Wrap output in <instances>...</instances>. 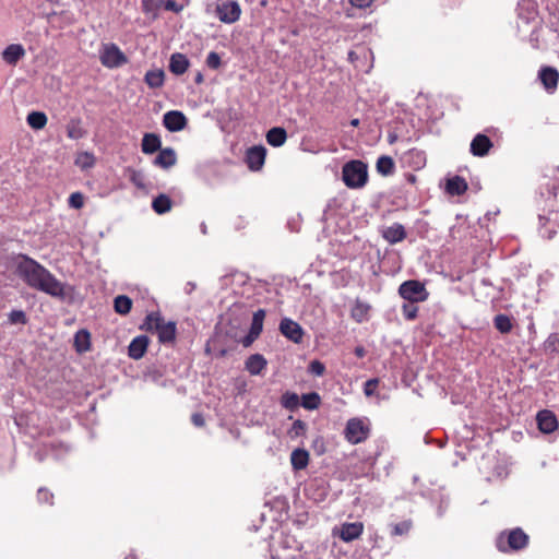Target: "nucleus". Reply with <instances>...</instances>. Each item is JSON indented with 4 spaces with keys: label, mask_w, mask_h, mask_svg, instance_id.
Returning <instances> with one entry per match:
<instances>
[{
    "label": "nucleus",
    "mask_w": 559,
    "mask_h": 559,
    "mask_svg": "<svg viewBox=\"0 0 559 559\" xmlns=\"http://www.w3.org/2000/svg\"><path fill=\"white\" fill-rule=\"evenodd\" d=\"M14 273L31 288L60 299L66 298V285L34 259L19 254L13 260Z\"/></svg>",
    "instance_id": "nucleus-1"
},
{
    "label": "nucleus",
    "mask_w": 559,
    "mask_h": 559,
    "mask_svg": "<svg viewBox=\"0 0 559 559\" xmlns=\"http://www.w3.org/2000/svg\"><path fill=\"white\" fill-rule=\"evenodd\" d=\"M342 179L349 189H360L368 181V166L359 159H353L344 164Z\"/></svg>",
    "instance_id": "nucleus-2"
},
{
    "label": "nucleus",
    "mask_w": 559,
    "mask_h": 559,
    "mask_svg": "<svg viewBox=\"0 0 559 559\" xmlns=\"http://www.w3.org/2000/svg\"><path fill=\"white\" fill-rule=\"evenodd\" d=\"M496 545L501 552L518 551L528 545V535L522 528L515 527L509 532H501L497 537Z\"/></svg>",
    "instance_id": "nucleus-3"
},
{
    "label": "nucleus",
    "mask_w": 559,
    "mask_h": 559,
    "mask_svg": "<svg viewBox=\"0 0 559 559\" xmlns=\"http://www.w3.org/2000/svg\"><path fill=\"white\" fill-rule=\"evenodd\" d=\"M400 296L409 302H423L429 297L424 283L418 280H408L403 282L399 287Z\"/></svg>",
    "instance_id": "nucleus-4"
},
{
    "label": "nucleus",
    "mask_w": 559,
    "mask_h": 559,
    "mask_svg": "<svg viewBox=\"0 0 559 559\" xmlns=\"http://www.w3.org/2000/svg\"><path fill=\"white\" fill-rule=\"evenodd\" d=\"M99 60L106 68H119L128 62L127 56L116 44H106L99 52Z\"/></svg>",
    "instance_id": "nucleus-5"
},
{
    "label": "nucleus",
    "mask_w": 559,
    "mask_h": 559,
    "mask_svg": "<svg viewBox=\"0 0 559 559\" xmlns=\"http://www.w3.org/2000/svg\"><path fill=\"white\" fill-rule=\"evenodd\" d=\"M344 437L352 444L360 443L369 437V428L361 419L352 418L346 424Z\"/></svg>",
    "instance_id": "nucleus-6"
},
{
    "label": "nucleus",
    "mask_w": 559,
    "mask_h": 559,
    "mask_svg": "<svg viewBox=\"0 0 559 559\" xmlns=\"http://www.w3.org/2000/svg\"><path fill=\"white\" fill-rule=\"evenodd\" d=\"M538 233L544 240H552L559 228V212L549 211L547 215L538 216Z\"/></svg>",
    "instance_id": "nucleus-7"
},
{
    "label": "nucleus",
    "mask_w": 559,
    "mask_h": 559,
    "mask_svg": "<svg viewBox=\"0 0 559 559\" xmlns=\"http://www.w3.org/2000/svg\"><path fill=\"white\" fill-rule=\"evenodd\" d=\"M216 14L221 22L233 24L239 20L241 9L237 1L229 0L216 7Z\"/></svg>",
    "instance_id": "nucleus-8"
},
{
    "label": "nucleus",
    "mask_w": 559,
    "mask_h": 559,
    "mask_svg": "<svg viewBox=\"0 0 559 559\" xmlns=\"http://www.w3.org/2000/svg\"><path fill=\"white\" fill-rule=\"evenodd\" d=\"M536 423L539 431L545 435L555 432L559 427L557 416L549 409L539 411L536 414Z\"/></svg>",
    "instance_id": "nucleus-9"
},
{
    "label": "nucleus",
    "mask_w": 559,
    "mask_h": 559,
    "mask_svg": "<svg viewBox=\"0 0 559 559\" xmlns=\"http://www.w3.org/2000/svg\"><path fill=\"white\" fill-rule=\"evenodd\" d=\"M280 331L281 333L287 337L289 341L298 344L302 341L304 330L299 323L289 319L283 318L280 322Z\"/></svg>",
    "instance_id": "nucleus-10"
},
{
    "label": "nucleus",
    "mask_w": 559,
    "mask_h": 559,
    "mask_svg": "<svg viewBox=\"0 0 559 559\" xmlns=\"http://www.w3.org/2000/svg\"><path fill=\"white\" fill-rule=\"evenodd\" d=\"M187 123V117L179 110H169L163 117V124L170 132L183 130Z\"/></svg>",
    "instance_id": "nucleus-11"
},
{
    "label": "nucleus",
    "mask_w": 559,
    "mask_h": 559,
    "mask_svg": "<svg viewBox=\"0 0 559 559\" xmlns=\"http://www.w3.org/2000/svg\"><path fill=\"white\" fill-rule=\"evenodd\" d=\"M266 148L262 145H254L247 150L246 163L249 169L253 171L260 170L265 162Z\"/></svg>",
    "instance_id": "nucleus-12"
},
{
    "label": "nucleus",
    "mask_w": 559,
    "mask_h": 559,
    "mask_svg": "<svg viewBox=\"0 0 559 559\" xmlns=\"http://www.w3.org/2000/svg\"><path fill=\"white\" fill-rule=\"evenodd\" d=\"M150 338L146 335H139L134 337L128 347V355L134 360L141 359L146 353Z\"/></svg>",
    "instance_id": "nucleus-13"
},
{
    "label": "nucleus",
    "mask_w": 559,
    "mask_h": 559,
    "mask_svg": "<svg viewBox=\"0 0 559 559\" xmlns=\"http://www.w3.org/2000/svg\"><path fill=\"white\" fill-rule=\"evenodd\" d=\"M153 164L163 169H169L177 164V154L173 147H162Z\"/></svg>",
    "instance_id": "nucleus-14"
},
{
    "label": "nucleus",
    "mask_w": 559,
    "mask_h": 559,
    "mask_svg": "<svg viewBox=\"0 0 559 559\" xmlns=\"http://www.w3.org/2000/svg\"><path fill=\"white\" fill-rule=\"evenodd\" d=\"M492 147L491 140L481 133H478L471 142V153L474 156L483 157L489 153Z\"/></svg>",
    "instance_id": "nucleus-15"
},
{
    "label": "nucleus",
    "mask_w": 559,
    "mask_h": 559,
    "mask_svg": "<svg viewBox=\"0 0 559 559\" xmlns=\"http://www.w3.org/2000/svg\"><path fill=\"white\" fill-rule=\"evenodd\" d=\"M538 78L548 91L556 90L559 81V72L552 67H544L539 70Z\"/></svg>",
    "instance_id": "nucleus-16"
},
{
    "label": "nucleus",
    "mask_w": 559,
    "mask_h": 559,
    "mask_svg": "<svg viewBox=\"0 0 559 559\" xmlns=\"http://www.w3.org/2000/svg\"><path fill=\"white\" fill-rule=\"evenodd\" d=\"M190 61L186 55L175 52L169 59V71L175 75H182L189 68Z\"/></svg>",
    "instance_id": "nucleus-17"
},
{
    "label": "nucleus",
    "mask_w": 559,
    "mask_h": 559,
    "mask_svg": "<svg viewBox=\"0 0 559 559\" xmlns=\"http://www.w3.org/2000/svg\"><path fill=\"white\" fill-rule=\"evenodd\" d=\"M155 332L157 333L159 343H162V344L173 343L176 338V332H177L176 322H174V321L165 322L164 321Z\"/></svg>",
    "instance_id": "nucleus-18"
},
{
    "label": "nucleus",
    "mask_w": 559,
    "mask_h": 559,
    "mask_svg": "<svg viewBox=\"0 0 559 559\" xmlns=\"http://www.w3.org/2000/svg\"><path fill=\"white\" fill-rule=\"evenodd\" d=\"M162 148V139L156 133H145L142 139L141 150L146 155H152Z\"/></svg>",
    "instance_id": "nucleus-19"
},
{
    "label": "nucleus",
    "mask_w": 559,
    "mask_h": 559,
    "mask_svg": "<svg viewBox=\"0 0 559 559\" xmlns=\"http://www.w3.org/2000/svg\"><path fill=\"white\" fill-rule=\"evenodd\" d=\"M25 56V49L20 44H11L2 51V59L11 66H15Z\"/></svg>",
    "instance_id": "nucleus-20"
},
{
    "label": "nucleus",
    "mask_w": 559,
    "mask_h": 559,
    "mask_svg": "<svg viewBox=\"0 0 559 559\" xmlns=\"http://www.w3.org/2000/svg\"><path fill=\"white\" fill-rule=\"evenodd\" d=\"M364 530V525L360 522L344 523L341 527L340 537L344 542H352L358 538Z\"/></svg>",
    "instance_id": "nucleus-21"
},
{
    "label": "nucleus",
    "mask_w": 559,
    "mask_h": 559,
    "mask_svg": "<svg viewBox=\"0 0 559 559\" xmlns=\"http://www.w3.org/2000/svg\"><path fill=\"white\" fill-rule=\"evenodd\" d=\"M265 139L269 145L281 147L287 140V132L283 127H273L266 132Z\"/></svg>",
    "instance_id": "nucleus-22"
},
{
    "label": "nucleus",
    "mask_w": 559,
    "mask_h": 559,
    "mask_svg": "<svg viewBox=\"0 0 559 559\" xmlns=\"http://www.w3.org/2000/svg\"><path fill=\"white\" fill-rule=\"evenodd\" d=\"M382 236L386 241L395 243L402 241L406 233L402 224L395 223L392 226L385 227L382 231Z\"/></svg>",
    "instance_id": "nucleus-23"
},
{
    "label": "nucleus",
    "mask_w": 559,
    "mask_h": 559,
    "mask_svg": "<svg viewBox=\"0 0 559 559\" xmlns=\"http://www.w3.org/2000/svg\"><path fill=\"white\" fill-rule=\"evenodd\" d=\"M290 464L294 471L305 469L309 464V452L302 448L295 449L290 454Z\"/></svg>",
    "instance_id": "nucleus-24"
},
{
    "label": "nucleus",
    "mask_w": 559,
    "mask_h": 559,
    "mask_svg": "<svg viewBox=\"0 0 559 559\" xmlns=\"http://www.w3.org/2000/svg\"><path fill=\"white\" fill-rule=\"evenodd\" d=\"M467 190V182L461 176H453L447 180L445 191L450 195H462Z\"/></svg>",
    "instance_id": "nucleus-25"
},
{
    "label": "nucleus",
    "mask_w": 559,
    "mask_h": 559,
    "mask_svg": "<svg viewBox=\"0 0 559 559\" xmlns=\"http://www.w3.org/2000/svg\"><path fill=\"white\" fill-rule=\"evenodd\" d=\"M266 367V359L261 354L250 355L246 360V369L252 376L261 373Z\"/></svg>",
    "instance_id": "nucleus-26"
},
{
    "label": "nucleus",
    "mask_w": 559,
    "mask_h": 559,
    "mask_svg": "<svg viewBox=\"0 0 559 559\" xmlns=\"http://www.w3.org/2000/svg\"><path fill=\"white\" fill-rule=\"evenodd\" d=\"M370 309L371 307L369 304L357 299L352 308L350 317L357 323H362L368 320Z\"/></svg>",
    "instance_id": "nucleus-27"
},
{
    "label": "nucleus",
    "mask_w": 559,
    "mask_h": 559,
    "mask_svg": "<svg viewBox=\"0 0 559 559\" xmlns=\"http://www.w3.org/2000/svg\"><path fill=\"white\" fill-rule=\"evenodd\" d=\"M165 72L162 69L148 70L144 75V82L150 88H159L164 85Z\"/></svg>",
    "instance_id": "nucleus-28"
},
{
    "label": "nucleus",
    "mask_w": 559,
    "mask_h": 559,
    "mask_svg": "<svg viewBox=\"0 0 559 559\" xmlns=\"http://www.w3.org/2000/svg\"><path fill=\"white\" fill-rule=\"evenodd\" d=\"M67 135L71 140H80L86 135V131L82 127V120L80 118H72L68 122Z\"/></svg>",
    "instance_id": "nucleus-29"
},
{
    "label": "nucleus",
    "mask_w": 559,
    "mask_h": 559,
    "mask_svg": "<svg viewBox=\"0 0 559 559\" xmlns=\"http://www.w3.org/2000/svg\"><path fill=\"white\" fill-rule=\"evenodd\" d=\"M376 169L382 176H390L395 170V163L392 157L382 155L377 160Z\"/></svg>",
    "instance_id": "nucleus-30"
},
{
    "label": "nucleus",
    "mask_w": 559,
    "mask_h": 559,
    "mask_svg": "<svg viewBox=\"0 0 559 559\" xmlns=\"http://www.w3.org/2000/svg\"><path fill=\"white\" fill-rule=\"evenodd\" d=\"M173 201L167 194L157 195L152 202V209L157 214H165L171 210Z\"/></svg>",
    "instance_id": "nucleus-31"
},
{
    "label": "nucleus",
    "mask_w": 559,
    "mask_h": 559,
    "mask_svg": "<svg viewBox=\"0 0 559 559\" xmlns=\"http://www.w3.org/2000/svg\"><path fill=\"white\" fill-rule=\"evenodd\" d=\"M132 309V299L127 295H118L114 299V310L121 316L128 314Z\"/></svg>",
    "instance_id": "nucleus-32"
},
{
    "label": "nucleus",
    "mask_w": 559,
    "mask_h": 559,
    "mask_svg": "<svg viewBox=\"0 0 559 559\" xmlns=\"http://www.w3.org/2000/svg\"><path fill=\"white\" fill-rule=\"evenodd\" d=\"M164 322V318L159 312H150L141 325L142 330L147 332H155L159 325Z\"/></svg>",
    "instance_id": "nucleus-33"
},
{
    "label": "nucleus",
    "mask_w": 559,
    "mask_h": 559,
    "mask_svg": "<svg viewBox=\"0 0 559 559\" xmlns=\"http://www.w3.org/2000/svg\"><path fill=\"white\" fill-rule=\"evenodd\" d=\"M281 405L285 409L294 412L300 406V397L295 392L286 391L281 397Z\"/></svg>",
    "instance_id": "nucleus-34"
},
{
    "label": "nucleus",
    "mask_w": 559,
    "mask_h": 559,
    "mask_svg": "<svg viewBox=\"0 0 559 559\" xmlns=\"http://www.w3.org/2000/svg\"><path fill=\"white\" fill-rule=\"evenodd\" d=\"M493 326L502 334H508L513 329V323L508 314L499 313L493 318Z\"/></svg>",
    "instance_id": "nucleus-35"
},
{
    "label": "nucleus",
    "mask_w": 559,
    "mask_h": 559,
    "mask_svg": "<svg viewBox=\"0 0 559 559\" xmlns=\"http://www.w3.org/2000/svg\"><path fill=\"white\" fill-rule=\"evenodd\" d=\"M321 404V397L317 392H309L302 394L300 405L308 411H314L319 408Z\"/></svg>",
    "instance_id": "nucleus-36"
},
{
    "label": "nucleus",
    "mask_w": 559,
    "mask_h": 559,
    "mask_svg": "<svg viewBox=\"0 0 559 559\" xmlns=\"http://www.w3.org/2000/svg\"><path fill=\"white\" fill-rule=\"evenodd\" d=\"M47 120V116L43 111H32L26 118L28 126L35 130L45 128Z\"/></svg>",
    "instance_id": "nucleus-37"
},
{
    "label": "nucleus",
    "mask_w": 559,
    "mask_h": 559,
    "mask_svg": "<svg viewBox=\"0 0 559 559\" xmlns=\"http://www.w3.org/2000/svg\"><path fill=\"white\" fill-rule=\"evenodd\" d=\"M265 318V310L264 309H258L255 312H253L252 322H251V335L252 336H259L263 330V320Z\"/></svg>",
    "instance_id": "nucleus-38"
},
{
    "label": "nucleus",
    "mask_w": 559,
    "mask_h": 559,
    "mask_svg": "<svg viewBox=\"0 0 559 559\" xmlns=\"http://www.w3.org/2000/svg\"><path fill=\"white\" fill-rule=\"evenodd\" d=\"M543 349L546 355L559 354V333H551L543 344Z\"/></svg>",
    "instance_id": "nucleus-39"
},
{
    "label": "nucleus",
    "mask_w": 559,
    "mask_h": 559,
    "mask_svg": "<svg viewBox=\"0 0 559 559\" xmlns=\"http://www.w3.org/2000/svg\"><path fill=\"white\" fill-rule=\"evenodd\" d=\"M74 345L76 352H86L90 348V333L86 330L78 331L74 336Z\"/></svg>",
    "instance_id": "nucleus-40"
},
{
    "label": "nucleus",
    "mask_w": 559,
    "mask_h": 559,
    "mask_svg": "<svg viewBox=\"0 0 559 559\" xmlns=\"http://www.w3.org/2000/svg\"><path fill=\"white\" fill-rule=\"evenodd\" d=\"M74 163L81 169H88L95 165V156L90 152H81L78 154Z\"/></svg>",
    "instance_id": "nucleus-41"
},
{
    "label": "nucleus",
    "mask_w": 559,
    "mask_h": 559,
    "mask_svg": "<svg viewBox=\"0 0 559 559\" xmlns=\"http://www.w3.org/2000/svg\"><path fill=\"white\" fill-rule=\"evenodd\" d=\"M127 173L129 174V180L138 188L145 189V176L143 171L128 167Z\"/></svg>",
    "instance_id": "nucleus-42"
},
{
    "label": "nucleus",
    "mask_w": 559,
    "mask_h": 559,
    "mask_svg": "<svg viewBox=\"0 0 559 559\" xmlns=\"http://www.w3.org/2000/svg\"><path fill=\"white\" fill-rule=\"evenodd\" d=\"M307 431V424L301 419H296L290 429L288 430V436L290 439H295L301 436H305Z\"/></svg>",
    "instance_id": "nucleus-43"
},
{
    "label": "nucleus",
    "mask_w": 559,
    "mask_h": 559,
    "mask_svg": "<svg viewBox=\"0 0 559 559\" xmlns=\"http://www.w3.org/2000/svg\"><path fill=\"white\" fill-rule=\"evenodd\" d=\"M416 302H404L402 306V314L404 319L408 321H413L418 316V307L415 306Z\"/></svg>",
    "instance_id": "nucleus-44"
},
{
    "label": "nucleus",
    "mask_w": 559,
    "mask_h": 559,
    "mask_svg": "<svg viewBox=\"0 0 559 559\" xmlns=\"http://www.w3.org/2000/svg\"><path fill=\"white\" fill-rule=\"evenodd\" d=\"M412 527L411 521H402L400 523H395L391 525V534L394 536L406 535Z\"/></svg>",
    "instance_id": "nucleus-45"
},
{
    "label": "nucleus",
    "mask_w": 559,
    "mask_h": 559,
    "mask_svg": "<svg viewBox=\"0 0 559 559\" xmlns=\"http://www.w3.org/2000/svg\"><path fill=\"white\" fill-rule=\"evenodd\" d=\"M8 320L11 324H26L27 317L23 310H12L8 314Z\"/></svg>",
    "instance_id": "nucleus-46"
},
{
    "label": "nucleus",
    "mask_w": 559,
    "mask_h": 559,
    "mask_svg": "<svg viewBox=\"0 0 559 559\" xmlns=\"http://www.w3.org/2000/svg\"><path fill=\"white\" fill-rule=\"evenodd\" d=\"M37 500L39 503H48L49 506H52L53 504V493L45 488V487H40L38 490H37Z\"/></svg>",
    "instance_id": "nucleus-47"
},
{
    "label": "nucleus",
    "mask_w": 559,
    "mask_h": 559,
    "mask_svg": "<svg viewBox=\"0 0 559 559\" xmlns=\"http://www.w3.org/2000/svg\"><path fill=\"white\" fill-rule=\"evenodd\" d=\"M205 63L210 69L217 70L222 66L221 56L215 51H211L206 57Z\"/></svg>",
    "instance_id": "nucleus-48"
},
{
    "label": "nucleus",
    "mask_w": 559,
    "mask_h": 559,
    "mask_svg": "<svg viewBox=\"0 0 559 559\" xmlns=\"http://www.w3.org/2000/svg\"><path fill=\"white\" fill-rule=\"evenodd\" d=\"M308 370L311 374L321 377L325 372V366L320 360H312L309 364Z\"/></svg>",
    "instance_id": "nucleus-49"
},
{
    "label": "nucleus",
    "mask_w": 559,
    "mask_h": 559,
    "mask_svg": "<svg viewBox=\"0 0 559 559\" xmlns=\"http://www.w3.org/2000/svg\"><path fill=\"white\" fill-rule=\"evenodd\" d=\"M84 204V197L81 192H73L69 198V205L75 210H79Z\"/></svg>",
    "instance_id": "nucleus-50"
},
{
    "label": "nucleus",
    "mask_w": 559,
    "mask_h": 559,
    "mask_svg": "<svg viewBox=\"0 0 559 559\" xmlns=\"http://www.w3.org/2000/svg\"><path fill=\"white\" fill-rule=\"evenodd\" d=\"M379 384L378 378L369 379L364 384V393L366 396H372L374 394V391Z\"/></svg>",
    "instance_id": "nucleus-51"
},
{
    "label": "nucleus",
    "mask_w": 559,
    "mask_h": 559,
    "mask_svg": "<svg viewBox=\"0 0 559 559\" xmlns=\"http://www.w3.org/2000/svg\"><path fill=\"white\" fill-rule=\"evenodd\" d=\"M349 3L358 9H365L371 5L374 0H348Z\"/></svg>",
    "instance_id": "nucleus-52"
},
{
    "label": "nucleus",
    "mask_w": 559,
    "mask_h": 559,
    "mask_svg": "<svg viewBox=\"0 0 559 559\" xmlns=\"http://www.w3.org/2000/svg\"><path fill=\"white\" fill-rule=\"evenodd\" d=\"M191 421L194 426L197 427H202L204 426L205 421H204V417L202 414L200 413H194L192 416H191Z\"/></svg>",
    "instance_id": "nucleus-53"
},
{
    "label": "nucleus",
    "mask_w": 559,
    "mask_h": 559,
    "mask_svg": "<svg viewBox=\"0 0 559 559\" xmlns=\"http://www.w3.org/2000/svg\"><path fill=\"white\" fill-rule=\"evenodd\" d=\"M449 507V498L448 497H441L440 504L438 507V515L442 516Z\"/></svg>",
    "instance_id": "nucleus-54"
},
{
    "label": "nucleus",
    "mask_w": 559,
    "mask_h": 559,
    "mask_svg": "<svg viewBox=\"0 0 559 559\" xmlns=\"http://www.w3.org/2000/svg\"><path fill=\"white\" fill-rule=\"evenodd\" d=\"M165 9L173 12H179L181 7H179L174 0H168L165 4Z\"/></svg>",
    "instance_id": "nucleus-55"
},
{
    "label": "nucleus",
    "mask_w": 559,
    "mask_h": 559,
    "mask_svg": "<svg viewBox=\"0 0 559 559\" xmlns=\"http://www.w3.org/2000/svg\"><path fill=\"white\" fill-rule=\"evenodd\" d=\"M197 288V284L194 282H187L185 285V293L190 295Z\"/></svg>",
    "instance_id": "nucleus-56"
},
{
    "label": "nucleus",
    "mask_w": 559,
    "mask_h": 559,
    "mask_svg": "<svg viewBox=\"0 0 559 559\" xmlns=\"http://www.w3.org/2000/svg\"><path fill=\"white\" fill-rule=\"evenodd\" d=\"M366 349L364 346H356L355 349H354V354L358 357V358H364L366 356Z\"/></svg>",
    "instance_id": "nucleus-57"
},
{
    "label": "nucleus",
    "mask_w": 559,
    "mask_h": 559,
    "mask_svg": "<svg viewBox=\"0 0 559 559\" xmlns=\"http://www.w3.org/2000/svg\"><path fill=\"white\" fill-rule=\"evenodd\" d=\"M255 338H258V336H252L251 330H249V333L245 336L242 344L245 346H249Z\"/></svg>",
    "instance_id": "nucleus-58"
},
{
    "label": "nucleus",
    "mask_w": 559,
    "mask_h": 559,
    "mask_svg": "<svg viewBox=\"0 0 559 559\" xmlns=\"http://www.w3.org/2000/svg\"><path fill=\"white\" fill-rule=\"evenodd\" d=\"M152 2L153 0H142V9L144 12H151L152 11Z\"/></svg>",
    "instance_id": "nucleus-59"
},
{
    "label": "nucleus",
    "mask_w": 559,
    "mask_h": 559,
    "mask_svg": "<svg viewBox=\"0 0 559 559\" xmlns=\"http://www.w3.org/2000/svg\"><path fill=\"white\" fill-rule=\"evenodd\" d=\"M203 81H204L203 74L201 72H198L194 78L195 84H201V83H203Z\"/></svg>",
    "instance_id": "nucleus-60"
},
{
    "label": "nucleus",
    "mask_w": 559,
    "mask_h": 559,
    "mask_svg": "<svg viewBox=\"0 0 559 559\" xmlns=\"http://www.w3.org/2000/svg\"><path fill=\"white\" fill-rule=\"evenodd\" d=\"M357 58L356 52L350 50L348 52V59L353 62Z\"/></svg>",
    "instance_id": "nucleus-61"
},
{
    "label": "nucleus",
    "mask_w": 559,
    "mask_h": 559,
    "mask_svg": "<svg viewBox=\"0 0 559 559\" xmlns=\"http://www.w3.org/2000/svg\"><path fill=\"white\" fill-rule=\"evenodd\" d=\"M35 457L37 459L38 462H41L44 460V457H43L40 452H36L35 453Z\"/></svg>",
    "instance_id": "nucleus-62"
},
{
    "label": "nucleus",
    "mask_w": 559,
    "mask_h": 559,
    "mask_svg": "<svg viewBox=\"0 0 559 559\" xmlns=\"http://www.w3.org/2000/svg\"><path fill=\"white\" fill-rule=\"evenodd\" d=\"M350 124H352L353 127H357V126L359 124V119H357V118H356V119H353V120L350 121Z\"/></svg>",
    "instance_id": "nucleus-63"
},
{
    "label": "nucleus",
    "mask_w": 559,
    "mask_h": 559,
    "mask_svg": "<svg viewBox=\"0 0 559 559\" xmlns=\"http://www.w3.org/2000/svg\"><path fill=\"white\" fill-rule=\"evenodd\" d=\"M124 559H138V558L135 557V555L131 554V555L127 556Z\"/></svg>",
    "instance_id": "nucleus-64"
}]
</instances>
